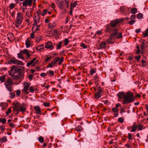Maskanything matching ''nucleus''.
<instances>
[{
	"label": "nucleus",
	"mask_w": 148,
	"mask_h": 148,
	"mask_svg": "<svg viewBox=\"0 0 148 148\" xmlns=\"http://www.w3.org/2000/svg\"><path fill=\"white\" fill-rule=\"evenodd\" d=\"M16 95L17 96H19L20 95L21 93V91L20 90H17L16 91Z\"/></svg>",
	"instance_id": "680f3d73"
},
{
	"label": "nucleus",
	"mask_w": 148,
	"mask_h": 148,
	"mask_svg": "<svg viewBox=\"0 0 148 148\" xmlns=\"http://www.w3.org/2000/svg\"><path fill=\"white\" fill-rule=\"evenodd\" d=\"M40 76L42 77H44L47 75V74L44 73H42L40 74Z\"/></svg>",
	"instance_id": "864d4df0"
},
{
	"label": "nucleus",
	"mask_w": 148,
	"mask_h": 148,
	"mask_svg": "<svg viewBox=\"0 0 148 148\" xmlns=\"http://www.w3.org/2000/svg\"><path fill=\"white\" fill-rule=\"evenodd\" d=\"M59 58L58 57H56L53 59V61H52L54 63V64H55V65H56V63L59 61Z\"/></svg>",
	"instance_id": "c85d7f7f"
},
{
	"label": "nucleus",
	"mask_w": 148,
	"mask_h": 148,
	"mask_svg": "<svg viewBox=\"0 0 148 148\" xmlns=\"http://www.w3.org/2000/svg\"><path fill=\"white\" fill-rule=\"evenodd\" d=\"M8 63L10 64H14L17 65H24L23 62L20 60H17L14 57L12 58L8 61Z\"/></svg>",
	"instance_id": "39448f33"
},
{
	"label": "nucleus",
	"mask_w": 148,
	"mask_h": 148,
	"mask_svg": "<svg viewBox=\"0 0 148 148\" xmlns=\"http://www.w3.org/2000/svg\"><path fill=\"white\" fill-rule=\"evenodd\" d=\"M30 85V84L29 83H25L24 84V86L22 90L23 92L26 94H28L29 93L28 90Z\"/></svg>",
	"instance_id": "6e6552de"
},
{
	"label": "nucleus",
	"mask_w": 148,
	"mask_h": 148,
	"mask_svg": "<svg viewBox=\"0 0 148 148\" xmlns=\"http://www.w3.org/2000/svg\"><path fill=\"white\" fill-rule=\"evenodd\" d=\"M16 26L17 27H18L22 22L23 16L22 13L21 12H18L17 14V16L16 18Z\"/></svg>",
	"instance_id": "423d86ee"
},
{
	"label": "nucleus",
	"mask_w": 148,
	"mask_h": 148,
	"mask_svg": "<svg viewBox=\"0 0 148 148\" xmlns=\"http://www.w3.org/2000/svg\"><path fill=\"white\" fill-rule=\"evenodd\" d=\"M21 70L19 67L13 65L10 69V71H8L9 75L12 77L14 79H18L22 75Z\"/></svg>",
	"instance_id": "f257e3e1"
},
{
	"label": "nucleus",
	"mask_w": 148,
	"mask_h": 148,
	"mask_svg": "<svg viewBox=\"0 0 148 148\" xmlns=\"http://www.w3.org/2000/svg\"><path fill=\"white\" fill-rule=\"evenodd\" d=\"M54 66H57L56 65H55V64H54V63L52 61H51V63H49L47 66V68H52Z\"/></svg>",
	"instance_id": "cd10ccee"
},
{
	"label": "nucleus",
	"mask_w": 148,
	"mask_h": 148,
	"mask_svg": "<svg viewBox=\"0 0 148 148\" xmlns=\"http://www.w3.org/2000/svg\"><path fill=\"white\" fill-rule=\"evenodd\" d=\"M14 84L13 80L12 78H8L5 83V87L7 90L10 92L12 91V85Z\"/></svg>",
	"instance_id": "20e7f679"
},
{
	"label": "nucleus",
	"mask_w": 148,
	"mask_h": 148,
	"mask_svg": "<svg viewBox=\"0 0 148 148\" xmlns=\"http://www.w3.org/2000/svg\"><path fill=\"white\" fill-rule=\"evenodd\" d=\"M31 52V51H29L27 49H25L21 51V53H22L23 54H26L27 55V57L28 58H29L30 56V55L29 53V52Z\"/></svg>",
	"instance_id": "dca6fc26"
},
{
	"label": "nucleus",
	"mask_w": 148,
	"mask_h": 148,
	"mask_svg": "<svg viewBox=\"0 0 148 148\" xmlns=\"http://www.w3.org/2000/svg\"><path fill=\"white\" fill-rule=\"evenodd\" d=\"M117 31H113V33L111 34V37L113 39H120L123 37L121 33H118Z\"/></svg>",
	"instance_id": "0eeeda50"
},
{
	"label": "nucleus",
	"mask_w": 148,
	"mask_h": 148,
	"mask_svg": "<svg viewBox=\"0 0 148 148\" xmlns=\"http://www.w3.org/2000/svg\"><path fill=\"white\" fill-rule=\"evenodd\" d=\"M120 123H123L124 121V119L121 117L119 118L118 119Z\"/></svg>",
	"instance_id": "5fc2aeb1"
},
{
	"label": "nucleus",
	"mask_w": 148,
	"mask_h": 148,
	"mask_svg": "<svg viewBox=\"0 0 148 148\" xmlns=\"http://www.w3.org/2000/svg\"><path fill=\"white\" fill-rule=\"evenodd\" d=\"M81 46L84 49L87 48V46L84 43H82L81 45Z\"/></svg>",
	"instance_id": "bf43d9fd"
},
{
	"label": "nucleus",
	"mask_w": 148,
	"mask_h": 148,
	"mask_svg": "<svg viewBox=\"0 0 148 148\" xmlns=\"http://www.w3.org/2000/svg\"><path fill=\"white\" fill-rule=\"evenodd\" d=\"M102 92V89L101 88L99 87L98 89L97 92L101 93Z\"/></svg>",
	"instance_id": "13d9d810"
},
{
	"label": "nucleus",
	"mask_w": 148,
	"mask_h": 148,
	"mask_svg": "<svg viewBox=\"0 0 148 148\" xmlns=\"http://www.w3.org/2000/svg\"><path fill=\"white\" fill-rule=\"evenodd\" d=\"M51 56H50L49 57H46L45 59V62H47L49 61L51 59Z\"/></svg>",
	"instance_id": "de8ad7c7"
},
{
	"label": "nucleus",
	"mask_w": 148,
	"mask_h": 148,
	"mask_svg": "<svg viewBox=\"0 0 148 148\" xmlns=\"http://www.w3.org/2000/svg\"><path fill=\"white\" fill-rule=\"evenodd\" d=\"M138 128L137 125L135 124H134L131 127V130H130L132 132H135Z\"/></svg>",
	"instance_id": "f3484780"
},
{
	"label": "nucleus",
	"mask_w": 148,
	"mask_h": 148,
	"mask_svg": "<svg viewBox=\"0 0 148 148\" xmlns=\"http://www.w3.org/2000/svg\"><path fill=\"white\" fill-rule=\"evenodd\" d=\"M31 13L30 11H28L26 12V15L28 17H30L31 16Z\"/></svg>",
	"instance_id": "603ef678"
},
{
	"label": "nucleus",
	"mask_w": 148,
	"mask_h": 148,
	"mask_svg": "<svg viewBox=\"0 0 148 148\" xmlns=\"http://www.w3.org/2000/svg\"><path fill=\"white\" fill-rule=\"evenodd\" d=\"M44 140V138L42 136H40L38 138V140L39 142L41 143H43Z\"/></svg>",
	"instance_id": "4c0bfd02"
},
{
	"label": "nucleus",
	"mask_w": 148,
	"mask_h": 148,
	"mask_svg": "<svg viewBox=\"0 0 148 148\" xmlns=\"http://www.w3.org/2000/svg\"><path fill=\"white\" fill-rule=\"evenodd\" d=\"M55 24L54 23H49V26L50 28H52L53 27H54L55 26Z\"/></svg>",
	"instance_id": "37998d69"
},
{
	"label": "nucleus",
	"mask_w": 148,
	"mask_h": 148,
	"mask_svg": "<svg viewBox=\"0 0 148 148\" xmlns=\"http://www.w3.org/2000/svg\"><path fill=\"white\" fill-rule=\"evenodd\" d=\"M70 11L69 12V14L70 15H72V11H73V8H71V7H70Z\"/></svg>",
	"instance_id": "0e129e2a"
},
{
	"label": "nucleus",
	"mask_w": 148,
	"mask_h": 148,
	"mask_svg": "<svg viewBox=\"0 0 148 148\" xmlns=\"http://www.w3.org/2000/svg\"><path fill=\"white\" fill-rule=\"evenodd\" d=\"M34 24H39L42 23L41 21H40V17L38 15L35 16L34 17Z\"/></svg>",
	"instance_id": "4468645a"
},
{
	"label": "nucleus",
	"mask_w": 148,
	"mask_h": 148,
	"mask_svg": "<svg viewBox=\"0 0 148 148\" xmlns=\"http://www.w3.org/2000/svg\"><path fill=\"white\" fill-rule=\"evenodd\" d=\"M21 52V51L19 53L17 54L18 58L19 59H21L23 60L24 59L23 57V53Z\"/></svg>",
	"instance_id": "b1692460"
},
{
	"label": "nucleus",
	"mask_w": 148,
	"mask_h": 148,
	"mask_svg": "<svg viewBox=\"0 0 148 148\" xmlns=\"http://www.w3.org/2000/svg\"><path fill=\"white\" fill-rule=\"evenodd\" d=\"M49 74L50 75H54V72L52 71H49Z\"/></svg>",
	"instance_id": "338daca9"
},
{
	"label": "nucleus",
	"mask_w": 148,
	"mask_h": 148,
	"mask_svg": "<svg viewBox=\"0 0 148 148\" xmlns=\"http://www.w3.org/2000/svg\"><path fill=\"white\" fill-rule=\"evenodd\" d=\"M34 109H35L36 113L37 114H40L41 113V109L38 106H35L34 107Z\"/></svg>",
	"instance_id": "aec40b11"
},
{
	"label": "nucleus",
	"mask_w": 148,
	"mask_h": 148,
	"mask_svg": "<svg viewBox=\"0 0 148 148\" xmlns=\"http://www.w3.org/2000/svg\"><path fill=\"white\" fill-rule=\"evenodd\" d=\"M0 141L1 143H3L7 141V139L5 137H4L0 139Z\"/></svg>",
	"instance_id": "f704fd0d"
},
{
	"label": "nucleus",
	"mask_w": 148,
	"mask_h": 148,
	"mask_svg": "<svg viewBox=\"0 0 148 148\" xmlns=\"http://www.w3.org/2000/svg\"><path fill=\"white\" fill-rule=\"evenodd\" d=\"M59 62L58 63L59 65H60L62 64V62L64 61V58L63 57H61V58H59Z\"/></svg>",
	"instance_id": "ea45409f"
},
{
	"label": "nucleus",
	"mask_w": 148,
	"mask_h": 148,
	"mask_svg": "<svg viewBox=\"0 0 148 148\" xmlns=\"http://www.w3.org/2000/svg\"><path fill=\"white\" fill-rule=\"evenodd\" d=\"M32 0H25L23 3V5L24 7L28 6L31 7L32 4Z\"/></svg>",
	"instance_id": "9b49d317"
},
{
	"label": "nucleus",
	"mask_w": 148,
	"mask_h": 148,
	"mask_svg": "<svg viewBox=\"0 0 148 148\" xmlns=\"http://www.w3.org/2000/svg\"><path fill=\"white\" fill-rule=\"evenodd\" d=\"M128 138L129 140H132V138L131 134L130 133H128Z\"/></svg>",
	"instance_id": "69168bd1"
},
{
	"label": "nucleus",
	"mask_w": 148,
	"mask_h": 148,
	"mask_svg": "<svg viewBox=\"0 0 148 148\" xmlns=\"http://www.w3.org/2000/svg\"><path fill=\"white\" fill-rule=\"evenodd\" d=\"M76 129L77 131H80L82 130V128L80 125H79L76 127Z\"/></svg>",
	"instance_id": "72a5a7b5"
},
{
	"label": "nucleus",
	"mask_w": 148,
	"mask_h": 148,
	"mask_svg": "<svg viewBox=\"0 0 148 148\" xmlns=\"http://www.w3.org/2000/svg\"><path fill=\"white\" fill-rule=\"evenodd\" d=\"M5 129V128L3 126H0V130L2 131L3 132Z\"/></svg>",
	"instance_id": "052dcab7"
},
{
	"label": "nucleus",
	"mask_w": 148,
	"mask_h": 148,
	"mask_svg": "<svg viewBox=\"0 0 148 148\" xmlns=\"http://www.w3.org/2000/svg\"><path fill=\"white\" fill-rule=\"evenodd\" d=\"M77 1H74V2L72 4H71V5L70 7L73 8L76 6L77 4Z\"/></svg>",
	"instance_id": "2f4dec72"
},
{
	"label": "nucleus",
	"mask_w": 148,
	"mask_h": 148,
	"mask_svg": "<svg viewBox=\"0 0 148 148\" xmlns=\"http://www.w3.org/2000/svg\"><path fill=\"white\" fill-rule=\"evenodd\" d=\"M42 38V37L41 36H39L36 38V41L37 42H39Z\"/></svg>",
	"instance_id": "c9c22d12"
},
{
	"label": "nucleus",
	"mask_w": 148,
	"mask_h": 148,
	"mask_svg": "<svg viewBox=\"0 0 148 148\" xmlns=\"http://www.w3.org/2000/svg\"><path fill=\"white\" fill-rule=\"evenodd\" d=\"M136 22V20H131L129 22V23L130 25H133Z\"/></svg>",
	"instance_id": "3c124183"
},
{
	"label": "nucleus",
	"mask_w": 148,
	"mask_h": 148,
	"mask_svg": "<svg viewBox=\"0 0 148 148\" xmlns=\"http://www.w3.org/2000/svg\"><path fill=\"white\" fill-rule=\"evenodd\" d=\"M42 25V23H39V24H34L32 27V31L36 32L37 31L39 30V28L41 27Z\"/></svg>",
	"instance_id": "1a4fd4ad"
},
{
	"label": "nucleus",
	"mask_w": 148,
	"mask_h": 148,
	"mask_svg": "<svg viewBox=\"0 0 148 148\" xmlns=\"http://www.w3.org/2000/svg\"><path fill=\"white\" fill-rule=\"evenodd\" d=\"M106 45V43L105 42H102L100 45V47L101 49L104 48Z\"/></svg>",
	"instance_id": "c756f323"
},
{
	"label": "nucleus",
	"mask_w": 148,
	"mask_h": 148,
	"mask_svg": "<svg viewBox=\"0 0 148 148\" xmlns=\"http://www.w3.org/2000/svg\"><path fill=\"white\" fill-rule=\"evenodd\" d=\"M148 36V27L147 29L143 32L142 36L143 38H144Z\"/></svg>",
	"instance_id": "5701e85b"
},
{
	"label": "nucleus",
	"mask_w": 148,
	"mask_h": 148,
	"mask_svg": "<svg viewBox=\"0 0 148 148\" xmlns=\"http://www.w3.org/2000/svg\"><path fill=\"white\" fill-rule=\"evenodd\" d=\"M136 48L137 49V50L136 52V53L137 54H139L140 53V50L139 46L138 45L136 46Z\"/></svg>",
	"instance_id": "e433bc0d"
},
{
	"label": "nucleus",
	"mask_w": 148,
	"mask_h": 148,
	"mask_svg": "<svg viewBox=\"0 0 148 148\" xmlns=\"http://www.w3.org/2000/svg\"><path fill=\"white\" fill-rule=\"evenodd\" d=\"M61 42L60 41L58 44V45H56V46L57 47V49H60L61 47Z\"/></svg>",
	"instance_id": "a19ab883"
},
{
	"label": "nucleus",
	"mask_w": 148,
	"mask_h": 148,
	"mask_svg": "<svg viewBox=\"0 0 148 148\" xmlns=\"http://www.w3.org/2000/svg\"><path fill=\"white\" fill-rule=\"evenodd\" d=\"M16 108L18 110H20L21 112H24L25 110V108L23 105L21 104H18L16 106Z\"/></svg>",
	"instance_id": "f8f14e48"
},
{
	"label": "nucleus",
	"mask_w": 148,
	"mask_h": 148,
	"mask_svg": "<svg viewBox=\"0 0 148 148\" xmlns=\"http://www.w3.org/2000/svg\"><path fill=\"white\" fill-rule=\"evenodd\" d=\"M138 129L140 130H141L145 128L141 124H139L138 126Z\"/></svg>",
	"instance_id": "58836bf2"
},
{
	"label": "nucleus",
	"mask_w": 148,
	"mask_h": 148,
	"mask_svg": "<svg viewBox=\"0 0 148 148\" xmlns=\"http://www.w3.org/2000/svg\"><path fill=\"white\" fill-rule=\"evenodd\" d=\"M44 49V45L43 44L38 46L36 48L37 50L40 51H42Z\"/></svg>",
	"instance_id": "393cba45"
},
{
	"label": "nucleus",
	"mask_w": 148,
	"mask_h": 148,
	"mask_svg": "<svg viewBox=\"0 0 148 148\" xmlns=\"http://www.w3.org/2000/svg\"><path fill=\"white\" fill-rule=\"evenodd\" d=\"M5 75H3L0 77V81L2 82H4L5 80Z\"/></svg>",
	"instance_id": "7c9ffc66"
},
{
	"label": "nucleus",
	"mask_w": 148,
	"mask_h": 148,
	"mask_svg": "<svg viewBox=\"0 0 148 148\" xmlns=\"http://www.w3.org/2000/svg\"><path fill=\"white\" fill-rule=\"evenodd\" d=\"M57 4L60 9H62L64 8V5L63 3V2L62 1H59L57 3Z\"/></svg>",
	"instance_id": "4be33fe9"
},
{
	"label": "nucleus",
	"mask_w": 148,
	"mask_h": 148,
	"mask_svg": "<svg viewBox=\"0 0 148 148\" xmlns=\"http://www.w3.org/2000/svg\"><path fill=\"white\" fill-rule=\"evenodd\" d=\"M143 17V15L141 13H139L137 15V18L139 19H141Z\"/></svg>",
	"instance_id": "a18cd8bd"
},
{
	"label": "nucleus",
	"mask_w": 148,
	"mask_h": 148,
	"mask_svg": "<svg viewBox=\"0 0 148 148\" xmlns=\"http://www.w3.org/2000/svg\"><path fill=\"white\" fill-rule=\"evenodd\" d=\"M47 11V10L45 9V10H43V12H42V16H44L46 14Z\"/></svg>",
	"instance_id": "6e6d98bb"
},
{
	"label": "nucleus",
	"mask_w": 148,
	"mask_h": 148,
	"mask_svg": "<svg viewBox=\"0 0 148 148\" xmlns=\"http://www.w3.org/2000/svg\"><path fill=\"white\" fill-rule=\"evenodd\" d=\"M114 39H113L112 37H111V34L110 35V37L107 40V42L110 44H113L114 42Z\"/></svg>",
	"instance_id": "a211bd4d"
},
{
	"label": "nucleus",
	"mask_w": 148,
	"mask_h": 148,
	"mask_svg": "<svg viewBox=\"0 0 148 148\" xmlns=\"http://www.w3.org/2000/svg\"><path fill=\"white\" fill-rule=\"evenodd\" d=\"M117 96L119 98L122 99L123 98H124L125 97V96L124 94V92H119L117 95Z\"/></svg>",
	"instance_id": "6ab92c4d"
},
{
	"label": "nucleus",
	"mask_w": 148,
	"mask_h": 148,
	"mask_svg": "<svg viewBox=\"0 0 148 148\" xmlns=\"http://www.w3.org/2000/svg\"><path fill=\"white\" fill-rule=\"evenodd\" d=\"M134 100V98L132 93L127 92L126 93V95L122 103L123 104H126L133 102Z\"/></svg>",
	"instance_id": "7ed1b4c3"
},
{
	"label": "nucleus",
	"mask_w": 148,
	"mask_h": 148,
	"mask_svg": "<svg viewBox=\"0 0 148 148\" xmlns=\"http://www.w3.org/2000/svg\"><path fill=\"white\" fill-rule=\"evenodd\" d=\"M112 112L114 113V117H117L118 116L119 110L118 108L114 107L112 109Z\"/></svg>",
	"instance_id": "2eb2a0df"
},
{
	"label": "nucleus",
	"mask_w": 148,
	"mask_h": 148,
	"mask_svg": "<svg viewBox=\"0 0 148 148\" xmlns=\"http://www.w3.org/2000/svg\"><path fill=\"white\" fill-rule=\"evenodd\" d=\"M36 60V58H34L32 60H31L30 62L27 63L26 66L27 67H29L30 65H32V66H34L37 63V62H36L34 63Z\"/></svg>",
	"instance_id": "ddd939ff"
},
{
	"label": "nucleus",
	"mask_w": 148,
	"mask_h": 148,
	"mask_svg": "<svg viewBox=\"0 0 148 148\" xmlns=\"http://www.w3.org/2000/svg\"><path fill=\"white\" fill-rule=\"evenodd\" d=\"M29 92L32 93H33L34 91V88L33 86H30L29 88Z\"/></svg>",
	"instance_id": "c03bdc74"
},
{
	"label": "nucleus",
	"mask_w": 148,
	"mask_h": 148,
	"mask_svg": "<svg viewBox=\"0 0 148 148\" xmlns=\"http://www.w3.org/2000/svg\"><path fill=\"white\" fill-rule=\"evenodd\" d=\"M0 106L3 109H4L7 107V105L6 103H0Z\"/></svg>",
	"instance_id": "a878e982"
},
{
	"label": "nucleus",
	"mask_w": 148,
	"mask_h": 148,
	"mask_svg": "<svg viewBox=\"0 0 148 148\" xmlns=\"http://www.w3.org/2000/svg\"><path fill=\"white\" fill-rule=\"evenodd\" d=\"M11 111V110L10 108H9L8 109V111L5 112V113L7 115H8L10 113Z\"/></svg>",
	"instance_id": "4d7b16f0"
},
{
	"label": "nucleus",
	"mask_w": 148,
	"mask_h": 148,
	"mask_svg": "<svg viewBox=\"0 0 148 148\" xmlns=\"http://www.w3.org/2000/svg\"><path fill=\"white\" fill-rule=\"evenodd\" d=\"M131 12L132 14H136L137 12V11L136 8H133L131 9Z\"/></svg>",
	"instance_id": "bb28decb"
},
{
	"label": "nucleus",
	"mask_w": 148,
	"mask_h": 148,
	"mask_svg": "<svg viewBox=\"0 0 148 148\" xmlns=\"http://www.w3.org/2000/svg\"><path fill=\"white\" fill-rule=\"evenodd\" d=\"M101 95V93L97 92L95 94V97L96 99H98L100 97Z\"/></svg>",
	"instance_id": "473e14b6"
},
{
	"label": "nucleus",
	"mask_w": 148,
	"mask_h": 148,
	"mask_svg": "<svg viewBox=\"0 0 148 148\" xmlns=\"http://www.w3.org/2000/svg\"><path fill=\"white\" fill-rule=\"evenodd\" d=\"M64 45H67L69 42V41L67 38H65L64 40Z\"/></svg>",
	"instance_id": "8fccbe9b"
},
{
	"label": "nucleus",
	"mask_w": 148,
	"mask_h": 148,
	"mask_svg": "<svg viewBox=\"0 0 148 148\" xmlns=\"http://www.w3.org/2000/svg\"><path fill=\"white\" fill-rule=\"evenodd\" d=\"M6 121V119L4 118H0V122H1L3 123L4 124Z\"/></svg>",
	"instance_id": "79ce46f5"
},
{
	"label": "nucleus",
	"mask_w": 148,
	"mask_h": 148,
	"mask_svg": "<svg viewBox=\"0 0 148 148\" xmlns=\"http://www.w3.org/2000/svg\"><path fill=\"white\" fill-rule=\"evenodd\" d=\"M120 22L119 19H116L110 21V25H107L106 31L109 33L112 32L113 31H117V29L115 26Z\"/></svg>",
	"instance_id": "f03ea898"
},
{
	"label": "nucleus",
	"mask_w": 148,
	"mask_h": 148,
	"mask_svg": "<svg viewBox=\"0 0 148 148\" xmlns=\"http://www.w3.org/2000/svg\"><path fill=\"white\" fill-rule=\"evenodd\" d=\"M135 18H136V16L135 15H134V14H133V15H132L130 18V19L131 20H136Z\"/></svg>",
	"instance_id": "49530a36"
},
{
	"label": "nucleus",
	"mask_w": 148,
	"mask_h": 148,
	"mask_svg": "<svg viewBox=\"0 0 148 148\" xmlns=\"http://www.w3.org/2000/svg\"><path fill=\"white\" fill-rule=\"evenodd\" d=\"M140 55H138L136 56L135 58V59L139 61L140 58Z\"/></svg>",
	"instance_id": "774afa93"
},
{
	"label": "nucleus",
	"mask_w": 148,
	"mask_h": 148,
	"mask_svg": "<svg viewBox=\"0 0 148 148\" xmlns=\"http://www.w3.org/2000/svg\"><path fill=\"white\" fill-rule=\"evenodd\" d=\"M25 44L27 48H29L31 46V42L30 40L28 39L26 40Z\"/></svg>",
	"instance_id": "412c9836"
},
{
	"label": "nucleus",
	"mask_w": 148,
	"mask_h": 148,
	"mask_svg": "<svg viewBox=\"0 0 148 148\" xmlns=\"http://www.w3.org/2000/svg\"><path fill=\"white\" fill-rule=\"evenodd\" d=\"M95 72V70L93 69H91L90 71V74L91 75H92Z\"/></svg>",
	"instance_id": "09e8293b"
},
{
	"label": "nucleus",
	"mask_w": 148,
	"mask_h": 148,
	"mask_svg": "<svg viewBox=\"0 0 148 148\" xmlns=\"http://www.w3.org/2000/svg\"><path fill=\"white\" fill-rule=\"evenodd\" d=\"M54 46V44H52L50 41H49L46 43L45 47L46 49H53Z\"/></svg>",
	"instance_id": "9d476101"
},
{
	"label": "nucleus",
	"mask_w": 148,
	"mask_h": 148,
	"mask_svg": "<svg viewBox=\"0 0 148 148\" xmlns=\"http://www.w3.org/2000/svg\"><path fill=\"white\" fill-rule=\"evenodd\" d=\"M15 6V4L13 3H11L10 5V7L12 9Z\"/></svg>",
	"instance_id": "e2e57ef3"
}]
</instances>
